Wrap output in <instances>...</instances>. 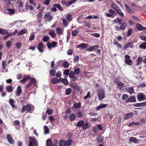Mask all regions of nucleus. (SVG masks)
<instances>
[{"label":"nucleus","mask_w":146,"mask_h":146,"mask_svg":"<svg viewBox=\"0 0 146 146\" xmlns=\"http://www.w3.org/2000/svg\"><path fill=\"white\" fill-rule=\"evenodd\" d=\"M34 106L30 104L27 105L26 106H23V108L21 111V113L24 112L26 110L27 112H29L32 113L34 110Z\"/></svg>","instance_id":"f257e3e1"},{"label":"nucleus","mask_w":146,"mask_h":146,"mask_svg":"<svg viewBox=\"0 0 146 146\" xmlns=\"http://www.w3.org/2000/svg\"><path fill=\"white\" fill-rule=\"evenodd\" d=\"M108 13H105L106 16L108 17L113 18L117 15L116 12L112 9H110L108 10Z\"/></svg>","instance_id":"f03ea898"},{"label":"nucleus","mask_w":146,"mask_h":146,"mask_svg":"<svg viewBox=\"0 0 146 146\" xmlns=\"http://www.w3.org/2000/svg\"><path fill=\"white\" fill-rule=\"evenodd\" d=\"M98 94L99 99L100 100H102L105 97L104 91L102 89L98 90Z\"/></svg>","instance_id":"7ed1b4c3"},{"label":"nucleus","mask_w":146,"mask_h":146,"mask_svg":"<svg viewBox=\"0 0 146 146\" xmlns=\"http://www.w3.org/2000/svg\"><path fill=\"white\" fill-rule=\"evenodd\" d=\"M54 7L51 9V11L52 12L56 11L57 9L56 8H57L60 11H63V9L62 7L59 4H56L53 5Z\"/></svg>","instance_id":"20e7f679"},{"label":"nucleus","mask_w":146,"mask_h":146,"mask_svg":"<svg viewBox=\"0 0 146 146\" xmlns=\"http://www.w3.org/2000/svg\"><path fill=\"white\" fill-rule=\"evenodd\" d=\"M136 102V98L135 96H129L126 100L125 101L126 103L128 102L134 103Z\"/></svg>","instance_id":"39448f33"},{"label":"nucleus","mask_w":146,"mask_h":146,"mask_svg":"<svg viewBox=\"0 0 146 146\" xmlns=\"http://www.w3.org/2000/svg\"><path fill=\"white\" fill-rule=\"evenodd\" d=\"M137 98L139 101L146 100L145 95L143 93H139L137 96Z\"/></svg>","instance_id":"423d86ee"},{"label":"nucleus","mask_w":146,"mask_h":146,"mask_svg":"<svg viewBox=\"0 0 146 146\" xmlns=\"http://www.w3.org/2000/svg\"><path fill=\"white\" fill-rule=\"evenodd\" d=\"M30 82L25 86V88L27 89L29 87L31 86L32 84H35L36 82V79L34 78H30Z\"/></svg>","instance_id":"0eeeda50"},{"label":"nucleus","mask_w":146,"mask_h":146,"mask_svg":"<svg viewBox=\"0 0 146 146\" xmlns=\"http://www.w3.org/2000/svg\"><path fill=\"white\" fill-rule=\"evenodd\" d=\"M29 140H30L29 142V146H33L35 145L36 142L34 139L32 137L30 136L29 138Z\"/></svg>","instance_id":"6e6552de"},{"label":"nucleus","mask_w":146,"mask_h":146,"mask_svg":"<svg viewBox=\"0 0 146 146\" xmlns=\"http://www.w3.org/2000/svg\"><path fill=\"white\" fill-rule=\"evenodd\" d=\"M56 45L57 43L54 41L52 42V43L50 42H48L47 44L48 48L54 47L56 46Z\"/></svg>","instance_id":"1a4fd4ad"},{"label":"nucleus","mask_w":146,"mask_h":146,"mask_svg":"<svg viewBox=\"0 0 146 146\" xmlns=\"http://www.w3.org/2000/svg\"><path fill=\"white\" fill-rule=\"evenodd\" d=\"M125 6L126 10L128 13L130 14L134 13V11L132 9L129 5H125Z\"/></svg>","instance_id":"9d476101"},{"label":"nucleus","mask_w":146,"mask_h":146,"mask_svg":"<svg viewBox=\"0 0 146 146\" xmlns=\"http://www.w3.org/2000/svg\"><path fill=\"white\" fill-rule=\"evenodd\" d=\"M7 138L8 141L11 144H13L14 143V140L12 139L11 135L10 134H7Z\"/></svg>","instance_id":"9b49d317"},{"label":"nucleus","mask_w":146,"mask_h":146,"mask_svg":"<svg viewBox=\"0 0 146 146\" xmlns=\"http://www.w3.org/2000/svg\"><path fill=\"white\" fill-rule=\"evenodd\" d=\"M134 115V113L133 112H130L127 113L125 115L124 118V119L125 120H127L130 118L133 117Z\"/></svg>","instance_id":"f8f14e48"},{"label":"nucleus","mask_w":146,"mask_h":146,"mask_svg":"<svg viewBox=\"0 0 146 146\" xmlns=\"http://www.w3.org/2000/svg\"><path fill=\"white\" fill-rule=\"evenodd\" d=\"M22 92V90L21 86L19 85L17 87L16 90L15 94L17 96L20 95Z\"/></svg>","instance_id":"ddd939ff"},{"label":"nucleus","mask_w":146,"mask_h":146,"mask_svg":"<svg viewBox=\"0 0 146 146\" xmlns=\"http://www.w3.org/2000/svg\"><path fill=\"white\" fill-rule=\"evenodd\" d=\"M30 78L31 76L30 75H25L23 76V79L20 81V82L22 83H25Z\"/></svg>","instance_id":"4468645a"},{"label":"nucleus","mask_w":146,"mask_h":146,"mask_svg":"<svg viewBox=\"0 0 146 146\" xmlns=\"http://www.w3.org/2000/svg\"><path fill=\"white\" fill-rule=\"evenodd\" d=\"M88 44L85 43H82L80 45H77L76 48H79L81 47V50H82L86 48L87 47Z\"/></svg>","instance_id":"2eb2a0df"},{"label":"nucleus","mask_w":146,"mask_h":146,"mask_svg":"<svg viewBox=\"0 0 146 146\" xmlns=\"http://www.w3.org/2000/svg\"><path fill=\"white\" fill-rule=\"evenodd\" d=\"M73 143V140L71 139H69L66 141H64V146L71 145Z\"/></svg>","instance_id":"dca6fc26"},{"label":"nucleus","mask_w":146,"mask_h":146,"mask_svg":"<svg viewBox=\"0 0 146 146\" xmlns=\"http://www.w3.org/2000/svg\"><path fill=\"white\" fill-rule=\"evenodd\" d=\"M52 140L50 139H48L46 141V146H57L56 144H52Z\"/></svg>","instance_id":"f3484780"},{"label":"nucleus","mask_w":146,"mask_h":146,"mask_svg":"<svg viewBox=\"0 0 146 146\" xmlns=\"http://www.w3.org/2000/svg\"><path fill=\"white\" fill-rule=\"evenodd\" d=\"M76 115L78 117L81 118L84 116V113L83 111L79 110L76 113Z\"/></svg>","instance_id":"a211bd4d"},{"label":"nucleus","mask_w":146,"mask_h":146,"mask_svg":"<svg viewBox=\"0 0 146 146\" xmlns=\"http://www.w3.org/2000/svg\"><path fill=\"white\" fill-rule=\"evenodd\" d=\"M119 29L121 30H124L127 27V23L125 22L122 23L120 24Z\"/></svg>","instance_id":"6ab92c4d"},{"label":"nucleus","mask_w":146,"mask_h":146,"mask_svg":"<svg viewBox=\"0 0 146 146\" xmlns=\"http://www.w3.org/2000/svg\"><path fill=\"white\" fill-rule=\"evenodd\" d=\"M116 11L117 13L119 14L122 17H125L124 14L123 13L120 7L117 9Z\"/></svg>","instance_id":"aec40b11"},{"label":"nucleus","mask_w":146,"mask_h":146,"mask_svg":"<svg viewBox=\"0 0 146 146\" xmlns=\"http://www.w3.org/2000/svg\"><path fill=\"white\" fill-rule=\"evenodd\" d=\"M76 118V115L75 114L72 113L69 116V119L70 121H73Z\"/></svg>","instance_id":"412c9836"},{"label":"nucleus","mask_w":146,"mask_h":146,"mask_svg":"<svg viewBox=\"0 0 146 146\" xmlns=\"http://www.w3.org/2000/svg\"><path fill=\"white\" fill-rule=\"evenodd\" d=\"M104 139V137L101 135H100L97 138V141L98 142L101 143L103 141Z\"/></svg>","instance_id":"4be33fe9"},{"label":"nucleus","mask_w":146,"mask_h":146,"mask_svg":"<svg viewBox=\"0 0 146 146\" xmlns=\"http://www.w3.org/2000/svg\"><path fill=\"white\" fill-rule=\"evenodd\" d=\"M99 46L96 45L90 47L87 49V50L90 51H92L98 49L99 48Z\"/></svg>","instance_id":"5701e85b"},{"label":"nucleus","mask_w":146,"mask_h":146,"mask_svg":"<svg viewBox=\"0 0 146 146\" xmlns=\"http://www.w3.org/2000/svg\"><path fill=\"white\" fill-rule=\"evenodd\" d=\"M43 47V44L42 42L39 43L38 46L37 48L40 52L41 53L43 52V50L42 48Z\"/></svg>","instance_id":"b1692460"},{"label":"nucleus","mask_w":146,"mask_h":146,"mask_svg":"<svg viewBox=\"0 0 146 146\" xmlns=\"http://www.w3.org/2000/svg\"><path fill=\"white\" fill-rule=\"evenodd\" d=\"M15 102V100L12 99H10L9 101V103L11 105V107L14 108H15L16 106L14 104V103Z\"/></svg>","instance_id":"393cba45"},{"label":"nucleus","mask_w":146,"mask_h":146,"mask_svg":"<svg viewBox=\"0 0 146 146\" xmlns=\"http://www.w3.org/2000/svg\"><path fill=\"white\" fill-rule=\"evenodd\" d=\"M131 42H128L123 47V49L124 50L128 48L129 46H130V48H132L133 47V45H131Z\"/></svg>","instance_id":"a878e982"},{"label":"nucleus","mask_w":146,"mask_h":146,"mask_svg":"<svg viewBox=\"0 0 146 146\" xmlns=\"http://www.w3.org/2000/svg\"><path fill=\"white\" fill-rule=\"evenodd\" d=\"M116 83L117 86L120 89H121L124 86V84L121 82L116 81Z\"/></svg>","instance_id":"bb28decb"},{"label":"nucleus","mask_w":146,"mask_h":146,"mask_svg":"<svg viewBox=\"0 0 146 146\" xmlns=\"http://www.w3.org/2000/svg\"><path fill=\"white\" fill-rule=\"evenodd\" d=\"M27 31L26 29H23L20 31L17 34L18 35H23L27 33Z\"/></svg>","instance_id":"cd10ccee"},{"label":"nucleus","mask_w":146,"mask_h":146,"mask_svg":"<svg viewBox=\"0 0 146 146\" xmlns=\"http://www.w3.org/2000/svg\"><path fill=\"white\" fill-rule=\"evenodd\" d=\"M107 106V105L105 104H103L100 105V106H97L96 108L97 110H98L100 109L105 108Z\"/></svg>","instance_id":"c85d7f7f"},{"label":"nucleus","mask_w":146,"mask_h":146,"mask_svg":"<svg viewBox=\"0 0 146 146\" xmlns=\"http://www.w3.org/2000/svg\"><path fill=\"white\" fill-rule=\"evenodd\" d=\"M8 33L7 30L3 29H0V34L1 35H6Z\"/></svg>","instance_id":"c756f323"},{"label":"nucleus","mask_w":146,"mask_h":146,"mask_svg":"<svg viewBox=\"0 0 146 146\" xmlns=\"http://www.w3.org/2000/svg\"><path fill=\"white\" fill-rule=\"evenodd\" d=\"M111 7L115 11L120 7L117 5L113 3L111 4Z\"/></svg>","instance_id":"7c9ffc66"},{"label":"nucleus","mask_w":146,"mask_h":146,"mask_svg":"<svg viewBox=\"0 0 146 146\" xmlns=\"http://www.w3.org/2000/svg\"><path fill=\"white\" fill-rule=\"evenodd\" d=\"M139 140L135 137H131L129 139V141L135 143H137Z\"/></svg>","instance_id":"2f4dec72"},{"label":"nucleus","mask_w":146,"mask_h":146,"mask_svg":"<svg viewBox=\"0 0 146 146\" xmlns=\"http://www.w3.org/2000/svg\"><path fill=\"white\" fill-rule=\"evenodd\" d=\"M84 121L83 120H81L79 121L77 124V126L79 127H82L83 124H84Z\"/></svg>","instance_id":"473e14b6"},{"label":"nucleus","mask_w":146,"mask_h":146,"mask_svg":"<svg viewBox=\"0 0 146 146\" xmlns=\"http://www.w3.org/2000/svg\"><path fill=\"white\" fill-rule=\"evenodd\" d=\"M66 19L67 21L69 22H70L72 20V15L69 14L67 15L66 17Z\"/></svg>","instance_id":"72a5a7b5"},{"label":"nucleus","mask_w":146,"mask_h":146,"mask_svg":"<svg viewBox=\"0 0 146 146\" xmlns=\"http://www.w3.org/2000/svg\"><path fill=\"white\" fill-rule=\"evenodd\" d=\"M91 24L88 21H84V26L88 28H90L91 27Z\"/></svg>","instance_id":"f704fd0d"},{"label":"nucleus","mask_w":146,"mask_h":146,"mask_svg":"<svg viewBox=\"0 0 146 146\" xmlns=\"http://www.w3.org/2000/svg\"><path fill=\"white\" fill-rule=\"evenodd\" d=\"M81 104L80 103H75L73 105V107L75 109H78L81 107Z\"/></svg>","instance_id":"c9c22d12"},{"label":"nucleus","mask_w":146,"mask_h":146,"mask_svg":"<svg viewBox=\"0 0 146 146\" xmlns=\"http://www.w3.org/2000/svg\"><path fill=\"white\" fill-rule=\"evenodd\" d=\"M56 32L57 34L61 35L63 32V30L60 28H57L56 29Z\"/></svg>","instance_id":"e433bc0d"},{"label":"nucleus","mask_w":146,"mask_h":146,"mask_svg":"<svg viewBox=\"0 0 146 146\" xmlns=\"http://www.w3.org/2000/svg\"><path fill=\"white\" fill-rule=\"evenodd\" d=\"M49 34L51 36L52 38H54L56 36V34L54 31H50Z\"/></svg>","instance_id":"4c0bfd02"},{"label":"nucleus","mask_w":146,"mask_h":146,"mask_svg":"<svg viewBox=\"0 0 146 146\" xmlns=\"http://www.w3.org/2000/svg\"><path fill=\"white\" fill-rule=\"evenodd\" d=\"M139 47L143 49H145L146 48V42H143L139 45Z\"/></svg>","instance_id":"58836bf2"},{"label":"nucleus","mask_w":146,"mask_h":146,"mask_svg":"<svg viewBox=\"0 0 146 146\" xmlns=\"http://www.w3.org/2000/svg\"><path fill=\"white\" fill-rule=\"evenodd\" d=\"M59 82V79L56 78H54L51 80V82L53 84H56Z\"/></svg>","instance_id":"ea45409f"},{"label":"nucleus","mask_w":146,"mask_h":146,"mask_svg":"<svg viewBox=\"0 0 146 146\" xmlns=\"http://www.w3.org/2000/svg\"><path fill=\"white\" fill-rule=\"evenodd\" d=\"M142 61V58L141 57H139L137 59V63L136 64L138 66L141 64Z\"/></svg>","instance_id":"a19ab883"},{"label":"nucleus","mask_w":146,"mask_h":146,"mask_svg":"<svg viewBox=\"0 0 146 146\" xmlns=\"http://www.w3.org/2000/svg\"><path fill=\"white\" fill-rule=\"evenodd\" d=\"M44 133L45 134H48L49 131V129L48 127L46 126H44Z\"/></svg>","instance_id":"79ce46f5"},{"label":"nucleus","mask_w":146,"mask_h":146,"mask_svg":"<svg viewBox=\"0 0 146 146\" xmlns=\"http://www.w3.org/2000/svg\"><path fill=\"white\" fill-rule=\"evenodd\" d=\"M128 92L131 94H132L134 93V91L133 88L131 87L128 88Z\"/></svg>","instance_id":"37998d69"},{"label":"nucleus","mask_w":146,"mask_h":146,"mask_svg":"<svg viewBox=\"0 0 146 146\" xmlns=\"http://www.w3.org/2000/svg\"><path fill=\"white\" fill-rule=\"evenodd\" d=\"M89 127V124L88 123H84V124L83 125L82 127V128L83 130L87 129Z\"/></svg>","instance_id":"c03bdc74"},{"label":"nucleus","mask_w":146,"mask_h":146,"mask_svg":"<svg viewBox=\"0 0 146 146\" xmlns=\"http://www.w3.org/2000/svg\"><path fill=\"white\" fill-rule=\"evenodd\" d=\"M72 92V90L70 88L67 89L65 91L66 94L67 95L70 94Z\"/></svg>","instance_id":"a18cd8bd"},{"label":"nucleus","mask_w":146,"mask_h":146,"mask_svg":"<svg viewBox=\"0 0 146 146\" xmlns=\"http://www.w3.org/2000/svg\"><path fill=\"white\" fill-rule=\"evenodd\" d=\"M17 4L19 7H21L23 6V5L21 0H18L17 3Z\"/></svg>","instance_id":"49530a36"},{"label":"nucleus","mask_w":146,"mask_h":146,"mask_svg":"<svg viewBox=\"0 0 146 146\" xmlns=\"http://www.w3.org/2000/svg\"><path fill=\"white\" fill-rule=\"evenodd\" d=\"M133 31V30L131 29L130 28H129L128 29V30L127 31V36H129L130 35H131Z\"/></svg>","instance_id":"de8ad7c7"},{"label":"nucleus","mask_w":146,"mask_h":146,"mask_svg":"<svg viewBox=\"0 0 146 146\" xmlns=\"http://www.w3.org/2000/svg\"><path fill=\"white\" fill-rule=\"evenodd\" d=\"M125 62L127 64L130 65H131V63L132 62V61L130 59L126 60L125 61Z\"/></svg>","instance_id":"09e8293b"},{"label":"nucleus","mask_w":146,"mask_h":146,"mask_svg":"<svg viewBox=\"0 0 146 146\" xmlns=\"http://www.w3.org/2000/svg\"><path fill=\"white\" fill-rule=\"evenodd\" d=\"M78 0H71L67 4V6H68L71 5L72 4L76 2Z\"/></svg>","instance_id":"8fccbe9b"},{"label":"nucleus","mask_w":146,"mask_h":146,"mask_svg":"<svg viewBox=\"0 0 146 146\" xmlns=\"http://www.w3.org/2000/svg\"><path fill=\"white\" fill-rule=\"evenodd\" d=\"M13 86H8L7 88V90L8 92H11L13 91Z\"/></svg>","instance_id":"3c124183"},{"label":"nucleus","mask_w":146,"mask_h":146,"mask_svg":"<svg viewBox=\"0 0 146 146\" xmlns=\"http://www.w3.org/2000/svg\"><path fill=\"white\" fill-rule=\"evenodd\" d=\"M35 35L34 33H32L29 38V39L30 41L33 40L35 37Z\"/></svg>","instance_id":"603ef678"},{"label":"nucleus","mask_w":146,"mask_h":146,"mask_svg":"<svg viewBox=\"0 0 146 146\" xmlns=\"http://www.w3.org/2000/svg\"><path fill=\"white\" fill-rule=\"evenodd\" d=\"M49 38V37L48 36H45L43 37L42 40L44 42H47Z\"/></svg>","instance_id":"864d4df0"},{"label":"nucleus","mask_w":146,"mask_h":146,"mask_svg":"<svg viewBox=\"0 0 146 146\" xmlns=\"http://www.w3.org/2000/svg\"><path fill=\"white\" fill-rule=\"evenodd\" d=\"M68 75L70 78H73L75 76L74 73L73 71H71L70 72Z\"/></svg>","instance_id":"5fc2aeb1"},{"label":"nucleus","mask_w":146,"mask_h":146,"mask_svg":"<svg viewBox=\"0 0 146 146\" xmlns=\"http://www.w3.org/2000/svg\"><path fill=\"white\" fill-rule=\"evenodd\" d=\"M80 70L79 68H76L74 70V74H78L80 73Z\"/></svg>","instance_id":"6e6d98bb"},{"label":"nucleus","mask_w":146,"mask_h":146,"mask_svg":"<svg viewBox=\"0 0 146 146\" xmlns=\"http://www.w3.org/2000/svg\"><path fill=\"white\" fill-rule=\"evenodd\" d=\"M136 26L137 29L139 31H141V29L142 28V26L141 24L139 23H137L136 25Z\"/></svg>","instance_id":"4d7b16f0"},{"label":"nucleus","mask_w":146,"mask_h":146,"mask_svg":"<svg viewBox=\"0 0 146 146\" xmlns=\"http://www.w3.org/2000/svg\"><path fill=\"white\" fill-rule=\"evenodd\" d=\"M12 44V42L10 41H7L6 43V45L7 48H9Z\"/></svg>","instance_id":"13d9d810"},{"label":"nucleus","mask_w":146,"mask_h":146,"mask_svg":"<svg viewBox=\"0 0 146 146\" xmlns=\"http://www.w3.org/2000/svg\"><path fill=\"white\" fill-rule=\"evenodd\" d=\"M79 56L77 55H76L74 57V58L73 59L74 62H76L79 60Z\"/></svg>","instance_id":"bf43d9fd"},{"label":"nucleus","mask_w":146,"mask_h":146,"mask_svg":"<svg viewBox=\"0 0 146 146\" xmlns=\"http://www.w3.org/2000/svg\"><path fill=\"white\" fill-rule=\"evenodd\" d=\"M51 1V0H45L43 2V3L46 5H49Z\"/></svg>","instance_id":"052dcab7"},{"label":"nucleus","mask_w":146,"mask_h":146,"mask_svg":"<svg viewBox=\"0 0 146 146\" xmlns=\"http://www.w3.org/2000/svg\"><path fill=\"white\" fill-rule=\"evenodd\" d=\"M78 34V31L76 29L73 31L72 33V35L74 36H76Z\"/></svg>","instance_id":"680f3d73"},{"label":"nucleus","mask_w":146,"mask_h":146,"mask_svg":"<svg viewBox=\"0 0 146 146\" xmlns=\"http://www.w3.org/2000/svg\"><path fill=\"white\" fill-rule=\"evenodd\" d=\"M52 109H48L46 111V113L49 115L52 114Z\"/></svg>","instance_id":"e2e57ef3"},{"label":"nucleus","mask_w":146,"mask_h":146,"mask_svg":"<svg viewBox=\"0 0 146 146\" xmlns=\"http://www.w3.org/2000/svg\"><path fill=\"white\" fill-rule=\"evenodd\" d=\"M128 96L127 94H125L122 95V100H124L128 98Z\"/></svg>","instance_id":"0e129e2a"},{"label":"nucleus","mask_w":146,"mask_h":146,"mask_svg":"<svg viewBox=\"0 0 146 146\" xmlns=\"http://www.w3.org/2000/svg\"><path fill=\"white\" fill-rule=\"evenodd\" d=\"M90 92H88L87 95L85 96L84 98V100H86L88 98H90L91 97V95H90Z\"/></svg>","instance_id":"69168bd1"},{"label":"nucleus","mask_w":146,"mask_h":146,"mask_svg":"<svg viewBox=\"0 0 146 146\" xmlns=\"http://www.w3.org/2000/svg\"><path fill=\"white\" fill-rule=\"evenodd\" d=\"M91 35L96 38H99L100 36V34L98 33H92L91 34Z\"/></svg>","instance_id":"338daca9"},{"label":"nucleus","mask_w":146,"mask_h":146,"mask_svg":"<svg viewBox=\"0 0 146 146\" xmlns=\"http://www.w3.org/2000/svg\"><path fill=\"white\" fill-rule=\"evenodd\" d=\"M56 71L55 70H54V69H52L50 71V73L51 75L52 76H53L55 75L56 73Z\"/></svg>","instance_id":"774afa93"}]
</instances>
